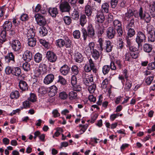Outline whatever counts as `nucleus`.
<instances>
[{
	"label": "nucleus",
	"mask_w": 155,
	"mask_h": 155,
	"mask_svg": "<svg viewBox=\"0 0 155 155\" xmlns=\"http://www.w3.org/2000/svg\"><path fill=\"white\" fill-rule=\"evenodd\" d=\"M81 31L83 34L84 40L85 41L87 37L92 39H94L95 37V34L94 30L93 25L91 24L89 25L87 30L84 28L82 29Z\"/></svg>",
	"instance_id": "obj_1"
},
{
	"label": "nucleus",
	"mask_w": 155,
	"mask_h": 155,
	"mask_svg": "<svg viewBox=\"0 0 155 155\" xmlns=\"http://www.w3.org/2000/svg\"><path fill=\"white\" fill-rule=\"evenodd\" d=\"M134 16L136 18L138 17V13L134 9H132L131 8L127 9V12L125 14L124 19L128 21L130 18Z\"/></svg>",
	"instance_id": "obj_2"
},
{
	"label": "nucleus",
	"mask_w": 155,
	"mask_h": 155,
	"mask_svg": "<svg viewBox=\"0 0 155 155\" xmlns=\"http://www.w3.org/2000/svg\"><path fill=\"white\" fill-rule=\"evenodd\" d=\"M13 51L19 52L21 51V45L20 41L17 39L13 40L10 42Z\"/></svg>",
	"instance_id": "obj_3"
},
{
	"label": "nucleus",
	"mask_w": 155,
	"mask_h": 155,
	"mask_svg": "<svg viewBox=\"0 0 155 155\" xmlns=\"http://www.w3.org/2000/svg\"><path fill=\"white\" fill-rule=\"evenodd\" d=\"M146 39V36L143 32L139 31L137 33L136 41L138 44L139 48L142 47V44L145 40Z\"/></svg>",
	"instance_id": "obj_4"
},
{
	"label": "nucleus",
	"mask_w": 155,
	"mask_h": 155,
	"mask_svg": "<svg viewBox=\"0 0 155 155\" xmlns=\"http://www.w3.org/2000/svg\"><path fill=\"white\" fill-rule=\"evenodd\" d=\"M5 60L6 62L10 64L15 63V56L12 52L8 53L5 56Z\"/></svg>",
	"instance_id": "obj_5"
},
{
	"label": "nucleus",
	"mask_w": 155,
	"mask_h": 155,
	"mask_svg": "<svg viewBox=\"0 0 155 155\" xmlns=\"http://www.w3.org/2000/svg\"><path fill=\"white\" fill-rule=\"evenodd\" d=\"M37 24L40 26H44L46 24V21L45 17L40 14H37L35 16Z\"/></svg>",
	"instance_id": "obj_6"
},
{
	"label": "nucleus",
	"mask_w": 155,
	"mask_h": 155,
	"mask_svg": "<svg viewBox=\"0 0 155 155\" xmlns=\"http://www.w3.org/2000/svg\"><path fill=\"white\" fill-rule=\"evenodd\" d=\"M60 8L61 11L63 12H69L71 9V7L67 2H62L60 5Z\"/></svg>",
	"instance_id": "obj_7"
},
{
	"label": "nucleus",
	"mask_w": 155,
	"mask_h": 155,
	"mask_svg": "<svg viewBox=\"0 0 155 155\" xmlns=\"http://www.w3.org/2000/svg\"><path fill=\"white\" fill-rule=\"evenodd\" d=\"M46 55L47 58L49 62L54 63L56 61L57 57L56 54L53 52L48 51L47 52Z\"/></svg>",
	"instance_id": "obj_8"
},
{
	"label": "nucleus",
	"mask_w": 155,
	"mask_h": 155,
	"mask_svg": "<svg viewBox=\"0 0 155 155\" xmlns=\"http://www.w3.org/2000/svg\"><path fill=\"white\" fill-rule=\"evenodd\" d=\"M122 67L121 61L119 60H116L115 62H111L110 64V69L112 70H116L118 68L120 70Z\"/></svg>",
	"instance_id": "obj_9"
},
{
	"label": "nucleus",
	"mask_w": 155,
	"mask_h": 155,
	"mask_svg": "<svg viewBox=\"0 0 155 155\" xmlns=\"http://www.w3.org/2000/svg\"><path fill=\"white\" fill-rule=\"evenodd\" d=\"M129 51L130 55L132 58L136 59L138 58L139 55V53L137 48L130 47Z\"/></svg>",
	"instance_id": "obj_10"
},
{
	"label": "nucleus",
	"mask_w": 155,
	"mask_h": 155,
	"mask_svg": "<svg viewBox=\"0 0 155 155\" xmlns=\"http://www.w3.org/2000/svg\"><path fill=\"white\" fill-rule=\"evenodd\" d=\"M114 28L113 27L108 28L107 30V36L109 39L114 38L116 34V31Z\"/></svg>",
	"instance_id": "obj_11"
},
{
	"label": "nucleus",
	"mask_w": 155,
	"mask_h": 155,
	"mask_svg": "<svg viewBox=\"0 0 155 155\" xmlns=\"http://www.w3.org/2000/svg\"><path fill=\"white\" fill-rule=\"evenodd\" d=\"M54 74H50L47 75L44 80V83L46 84H49L51 83L54 79Z\"/></svg>",
	"instance_id": "obj_12"
},
{
	"label": "nucleus",
	"mask_w": 155,
	"mask_h": 155,
	"mask_svg": "<svg viewBox=\"0 0 155 155\" xmlns=\"http://www.w3.org/2000/svg\"><path fill=\"white\" fill-rule=\"evenodd\" d=\"M70 70L69 67L67 64H64L61 67L60 71L62 74L65 76L69 73Z\"/></svg>",
	"instance_id": "obj_13"
},
{
	"label": "nucleus",
	"mask_w": 155,
	"mask_h": 155,
	"mask_svg": "<svg viewBox=\"0 0 155 155\" xmlns=\"http://www.w3.org/2000/svg\"><path fill=\"white\" fill-rule=\"evenodd\" d=\"M57 88L56 86L53 85L51 86L49 88V91L48 92L49 96L50 97L54 96L57 93Z\"/></svg>",
	"instance_id": "obj_14"
},
{
	"label": "nucleus",
	"mask_w": 155,
	"mask_h": 155,
	"mask_svg": "<svg viewBox=\"0 0 155 155\" xmlns=\"http://www.w3.org/2000/svg\"><path fill=\"white\" fill-rule=\"evenodd\" d=\"M104 49L107 52H111L112 49L113 45L112 42L109 40H107Z\"/></svg>",
	"instance_id": "obj_15"
},
{
	"label": "nucleus",
	"mask_w": 155,
	"mask_h": 155,
	"mask_svg": "<svg viewBox=\"0 0 155 155\" xmlns=\"http://www.w3.org/2000/svg\"><path fill=\"white\" fill-rule=\"evenodd\" d=\"M105 20V17L103 13L98 12L96 15V20L99 23H103Z\"/></svg>",
	"instance_id": "obj_16"
},
{
	"label": "nucleus",
	"mask_w": 155,
	"mask_h": 155,
	"mask_svg": "<svg viewBox=\"0 0 155 155\" xmlns=\"http://www.w3.org/2000/svg\"><path fill=\"white\" fill-rule=\"evenodd\" d=\"M19 86L20 89L22 91H27L28 86L26 82L23 81H20L19 83Z\"/></svg>",
	"instance_id": "obj_17"
},
{
	"label": "nucleus",
	"mask_w": 155,
	"mask_h": 155,
	"mask_svg": "<svg viewBox=\"0 0 155 155\" xmlns=\"http://www.w3.org/2000/svg\"><path fill=\"white\" fill-rule=\"evenodd\" d=\"M64 46H65L67 48H71L72 45V41L67 36H64Z\"/></svg>",
	"instance_id": "obj_18"
},
{
	"label": "nucleus",
	"mask_w": 155,
	"mask_h": 155,
	"mask_svg": "<svg viewBox=\"0 0 155 155\" xmlns=\"http://www.w3.org/2000/svg\"><path fill=\"white\" fill-rule=\"evenodd\" d=\"M23 56L25 58V60L26 61H29L32 58V53L31 52L27 50L25 51Z\"/></svg>",
	"instance_id": "obj_19"
},
{
	"label": "nucleus",
	"mask_w": 155,
	"mask_h": 155,
	"mask_svg": "<svg viewBox=\"0 0 155 155\" xmlns=\"http://www.w3.org/2000/svg\"><path fill=\"white\" fill-rule=\"evenodd\" d=\"M107 41V40H104L101 38H99L98 42L100 46V47H99V50L101 51H103Z\"/></svg>",
	"instance_id": "obj_20"
},
{
	"label": "nucleus",
	"mask_w": 155,
	"mask_h": 155,
	"mask_svg": "<svg viewBox=\"0 0 155 155\" xmlns=\"http://www.w3.org/2000/svg\"><path fill=\"white\" fill-rule=\"evenodd\" d=\"M109 5L107 2L103 3L101 7V12L108 13L109 11Z\"/></svg>",
	"instance_id": "obj_21"
},
{
	"label": "nucleus",
	"mask_w": 155,
	"mask_h": 155,
	"mask_svg": "<svg viewBox=\"0 0 155 155\" xmlns=\"http://www.w3.org/2000/svg\"><path fill=\"white\" fill-rule=\"evenodd\" d=\"M12 22L10 21H6L3 25V29L7 31H9L11 29L12 27Z\"/></svg>",
	"instance_id": "obj_22"
},
{
	"label": "nucleus",
	"mask_w": 155,
	"mask_h": 155,
	"mask_svg": "<svg viewBox=\"0 0 155 155\" xmlns=\"http://www.w3.org/2000/svg\"><path fill=\"white\" fill-rule=\"evenodd\" d=\"M94 82V79L93 76L91 75V76L87 78H85L84 80V84L87 86H89L91 84Z\"/></svg>",
	"instance_id": "obj_23"
},
{
	"label": "nucleus",
	"mask_w": 155,
	"mask_h": 155,
	"mask_svg": "<svg viewBox=\"0 0 155 155\" xmlns=\"http://www.w3.org/2000/svg\"><path fill=\"white\" fill-rule=\"evenodd\" d=\"M36 40L35 38H28V45L31 47H34L36 44Z\"/></svg>",
	"instance_id": "obj_24"
},
{
	"label": "nucleus",
	"mask_w": 155,
	"mask_h": 155,
	"mask_svg": "<svg viewBox=\"0 0 155 155\" xmlns=\"http://www.w3.org/2000/svg\"><path fill=\"white\" fill-rule=\"evenodd\" d=\"M146 29L148 32L147 34H155V28L150 24H147Z\"/></svg>",
	"instance_id": "obj_25"
},
{
	"label": "nucleus",
	"mask_w": 155,
	"mask_h": 155,
	"mask_svg": "<svg viewBox=\"0 0 155 155\" xmlns=\"http://www.w3.org/2000/svg\"><path fill=\"white\" fill-rule=\"evenodd\" d=\"M21 73V68L18 67L13 68L12 74L16 76H18Z\"/></svg>",
	"instance_id": "obj_26"
},
{
	"label": "nucleus",
	"mask_w": 155,
	"mask_h": 155,
	"mask_svg": "<svg viewBox=\"0 0 155 155\" xmlns=\"http://www.w3.org/2000/svg\"><path fill=\"white\" fill-rule=\"evenodd\" d=\"M42 58V55L41 54L39 53H37L34 56V61L36 62L39 63L41 61Z\"/></svg>",
	"instance_id": "obj_27"
},
{
	"label": "nucleus",
	"mask_w": 155,
	"mask_h": 155,
	"mask_svg": "<svg viewBox=\"0 0 155 155\" xmlns=\"http://www.w3.org/2000/svg\"><path fill=\"white\" fill-rule=\"evenodd\" d=\"M74 59L76 62L81 63L83 61V58L82 54L78 52H76L75 54Z\"/></svg>",
	"instance_id": "obj_28"
},
{
	"label": "nucleus",
	"mask_w": 155,
	"mask_h": 155,
	"mask_svg": "<svg viewBox=\"0 0 155 155\" xmlns=\"http://www.w3.org/2000/svg\"><path fill=\"white\" fill-rule=\"evenodd\" d=\"M92 12L91 7L89 5H87L85 6V13L88 16H90Z\"/></svg>",
	"instance_id": "obj_29"
},
{
	"label": "nucleus",
	"mask_w": 155,
	"mask_h": 155,
	"mask_svg": "<svg viewBox=\"0 0 155 155\" xmlns=\"http://www.w3.org/2000/svg\"><path fill=\"white\" fill-rule=\"evenodd\" d=\"M48 12L53 17H56L58 14V11L56 8H51L49 9Z\"/></svg>",
	"instance_id": "obj_30"
},
{
	"label": "nucleus",
	"mask_w": 155,
	"mask_h": 155,
	"mask_svg": "<svg viewBox=\"0 0 155 155\" xmlns=\"http://www.w3.org/2000/svg\"><path fill=\"white\" fill-rule=\"evenodd\" d=\"M152 48V45L150 44H145L143 45V49L145 52H147L150 53V52Z\"/></svg>",
	"instance_id": "obj_31"
},
{
	"label": "nucleus",
	"mask_w": 155,
	"mask_h": 155,
	"mask_svg": "<svg viewBox=\"0 0 155 155\" xmlns=\"http://www.w3.org/2000/svg\"><path fill=\"white\" fill-rule=\"evenodd\" d=\"M39 33L41 36H45L48 33V31L46 28L43 26L41 27L39 29Z\"/></svg>",
	"instance_id": "obj_32"
},
{
	"label": "nucleus",
	"mask_w": 155,
	"mask_h": 155,
	"mask_svg": "<svg viewBox=\"0 0 155 155\" xmlns=\"http://www.w3.org/2000/svg\"><path fill=\"white\" fill-rule=\"evenodd\" d=\"M64 38L63 39H59L56 41L55 44L56 46L59 48H62L64 46Z\"/></svg>",
	"instance_id": "obj_33"
},
{
	"label": "nucleus",
	"mask_w": 155,
	"mask_h": 155,
	"mask_svg": "<svg viewBox=\"0 0 155 155\" xmlns=\"http://www.w3.org/2000/svg\"><path fill=\"white\" fill-rule=\"evenodd\" d=\"M35 35V29L33 28H30L27 32V37L28 38H34Z\"/></svg>",
	"instance_id": "obj_34"
},
{
	"label": "nucleus",
	"mask_w": 155,
	"mask_h": 155,
	"mask_svg": "<svg viewBox=\"0 0 155 155\" xmlns=\"http://www.w3.org/2000/svg\"><path fill=\"white\" fill-rule=\"evenodd\" d=\"M91 53L92 56L94 59L97 60L99 58V53L97 50H93L91 51Z\"/></svg>",
	"instance_id": "obj_35"
},
{
	"label": "nucleus",
	"mask_w": 155,
	"mask_h": 155,
	"mask_svg": "<svg viewBox=\"0 0 155 155\" xmlns=\"http://www.w3.org/2000/svg\"><path fill=\"white\" fill-rule=\"evenodd\" d=\"M10 97L12 99L15 98L17 99L20 96V94L19 92L17 91H15L12 92L10 94Z\"/></svg>",
	"instance_id": "obj_36"
},
{
	"label": "nucleus",
	"mask_w": 155,
	"mask_h": 155,
	"mask_svg": "<svg viewBox=\"0 0 155 155\" xmlns=\"http://www.w3.org/2000/svg\"><path fill=\"white\" fill-rule=\"evenodd\" d=\"M71 18L73 19L77 20L79 18V12L76 10H74L71 14Z\"/></svg>",
	"instance_id": "obj_37"
},
{
	"label": "nucleus",
	"mask_w": 155,
	"mask_h": 155,
	"mask_svg": "<svg viewBox=\"0 0 155 155\" xmlns=\"http://www.w3.org/2000/svg\"><path fill=\"white\" fill-rule=\"evenodd\" d=\"M87 22V18L85 15L83 14L80 16V23L82 26H83Z\"/></svg>",
	"instance_id": "obj_38"
},
{
	"label": "nucleus",
	"mask_w": 155,
	"mask_h": 155,
	"mask_svg": "<svg viewBox=\"0 0 155 155\" xmlns=\"http://www.w3.org/2000/svg\"><path fill=\"white\" fill-rule=\"evenodd\" d=\"M37 97L36 95L33 93H31L30 96L28 98V100L32 102H35L37 101Z\"/></svg>",
	"instance_id": "obj_39"
},
{
	"label": "nucleus",
	"mask_w": 155,
	"mask_h": 155,
	"mask_svg": "<svg viewBox=\"0 0 155 155\" xmlns=\"http://www.w3.org/2000/svg\"><path fill=\"white\" fill-rule=\"evenodd\" d=\"M88 87V90L90 93H93L94 92V91L96 88V85L94 84L93 82L92 84H91Z\"/></svg>",
	"instance_id": "obj_40"
},
{
	"label": "nucleus",
	"mask_w": 155,
	"mask_h": 155,
	"mask_svg": "<svg viewBox=\"0 0 155 155\" xmlns=\"http://www.w3.org/2000/svg\"><path fill=\"white\" fill-rule=\"evenodd\" d=\"M132 82L131 81L129 80H126V83L124 87V89L126 91H129L132 86Z\"/></svg>",
	"instance_id": "obj_41"
},
{
	"label": "nucleus",
	"mask_w": 155,
	"mask_h": 155,
	"mask_svg": "<svg viewBox=\"0 0 155 155\" xmlns=\"http://www.w3.org/2000/svg\"><path fill=\"white\" fill-rule=\"evenodd\" d=\"M151 18L150 15L148 13L145 12L144 14L143 18L142 19L144 20L147 23L149 22L151 20Z\"/></svg>",
	"instance_id": "obj_42"
},
{
	"label": "nucleus",
	"mask_w": 155,
	"mask_h": 155,
	"mask_svg": "<svg viewBox=\"0 0 155 155\" xmlns=\"http://www.w3.org/2000/svg\"><path fill=\"white\" fill-rule=\"evenodd\" d=\"M77 93L74 91H71L69 94V97L71 100H73L77 98Z\"/></svg>",
	"instance_id": "obj_43"
},
{
	"label": "nucleus",
	"mask_w": 155,
	"mask_h": 155,
	"mask_svg": "<svg viewBox=\"0 0 155 155\" xmlns=\"http://www.w3.org/2000/svg\"><path fill=\"white\" fill-rule=\"evenodd\" d=\"M89 62L90 64V67L93 68V72L96 73L97 71V69L95 68L94 62L91 58H90L89 60Z\"/></svg>",
	"instance_id": "obj_44"
},
{
	"label": "nucleus",
	"mask_w": 155,
	"mask_h": 155,
	"mask_svg": "<svg viewBox=\"0 0 155 155\" xmlns=\"http://www.w3.org/2000/svg\"><path fill=\"white\" fill-rule=\"evenodd\" d=\"M39 42L41 44L43 45L45 48H49L50 45L49 43L43 39H40Z\"/></svg>",
	"instance_id": "obj_45"
},
{
	"label": "nucleus",
	"mask_w": 155,
	"mask_h": 155,
	"mask_svg": "<svg viewBox=\"0 0 155 155\" xmlns=\"http://www.w3.org/2000/svg\"><path fill=\"white\" fill-rule=\"evenodd\" d=\"M148 41L149 42H153L155 41V34H147Z\"/></svg>",
	"instance_id": "obj_46"
},
{
	"label": "nucleus",
	"mask_w": 155,
	"mask_h": 155,
	"mask_svg": "<svg viewBox=\"0 0 155 155\" xmlns=\"http://www.w3.org/2000/svg\"><path fill=\"white\" fill-rule=\"evenodd\" d=\"M110 68V66L105 65L102 68V72L103 74L105 75L107 74Z\"/></svg>",
	"instance_id": "obj_47"
},
{
	"label": "nucleus",
	"mask_w": 155,
	"mask_h": 155,
	"mask_svg": "<svg viewBox=\"0 0 155 155\" xmlns=\"http://www.w3.org/2000/svg\"><path fill=\"white\" fill-rule=\"evenodd\" d=\"M128 30L127 32V35L128 37H132L135 34V31L134 29L131 28H127Z\"/></svg>",
	"instance_id": "obj_48"
},
{
	"label": "nucleus",
	"mask_w": 155,
	"mask_h": 155,
	"mask_svg": "<svg viewBox=\"0 0 155 155\" xmlns=\"http://www.w3.org/2000/svg\"><path fill=\"white\" fill-rule=\"evenodd\" d=\"M71 71L72 73L75 76L77 75L79 73L78 67L76 65H73L71 68Z\"/></svg>",
	"instance_id": "obj_49"
},
{
	"label": "nucleus",
	"mask_w": 155,
	"mask_h": 155,
	"mask_svg": "<svg viewBox=\"0 0 155 155\" xmlns=\"http://www.w3.org/2000/svg\"><path fill=\"white\" fill-rule=\"evenodd\" d=\"M63 20L65 24L67 25L70 24L72 20L71 18L68 16H64Z\"/></svg>",
	"instance_id": "obj_50"
},
{
	"label": "nucleus",
	"mask_w": 155,
	"mask_h": 155,
	"mask_svg": "<svg viewBox=\"0 0 155 155\" xmlns=\"http://www.w3.org/2000/svg\"><path fill=\"white\" fill-rule=\"evenodd\" d=\"M58 82L60 83L61 84L64 85H65L66 84V81L61 76H59Z\"/></svg>",
	"instance_id": "obj_51"
},
{
	"label": "nucleus",
	"mask_w": 155,
	"mask_h": 155,
	"mask_svg": "<svg viewBox=\"0 0 155 155\" xmlns=\"http://www.w3.org/2000/svg\"><path fill=\"white\" fill-rule=\"evenodd\" d=\"M23 107H21V109H22L23 108L26 109L29 108L30 107V103L29 101H24L22 103Z\"/></svg>",
	"instance_id": "obj_52"
},
{
	"label": "nucleus",
	"mask_w": 155,
	"mask_h": 155,
	"mask_svg": "<svg viewBox=\"0 0 155 155\" xmlns=\"http://www.w3.org/2000/svg\"><path fill=\"white\" fill-rule=\"evenodd\" d=\"M39 68L40 71H42L43 72H46L47 70V66L45 64H40Z\"/></svg>",
	"instance_id": "obj_53"
},
{
	"label": "nucleus",
	"mask_w": 155,
	"mask_h": 155,
	"mask_svg": "<svg viewBox=\"0 0 155 155\" xmlns=\"http://www.w3.org/2000/svg\"><path fill=\"white\" fill-rule=\"evenodd\" d=\"M60 98L62 100H65L68 97V95L65 92H62L59 94Z\"/></svg>",
	"instance_id": "obj_54"
},
{
	"label": "nucleus",
	"mask_w": 155,
	"mask_h": 155,
	"mask_svg": "<svg viewBox=\"0 0 155 155\" xmlns=\"http://www.w3.org/2000/svg\"><path fill=\"white\" fill-rule=\"evenodd\" d=\"M73 35L75 38L79 39L81 36L80 32L79 30H75L73 32Z\"/></svg>",
	"instance_id": "obj_55"
},
{
	"label": "nucleus",
	"mask_w": 155,
	"mask_h": 155,
	"mask_svg": "<svg viewBox=\"0 0 155 155\" xmlns=\"http://www.w3.org/2000/svg\"><path fill=\"white\" fill-rule=\"evenodd\" d=\"M6 30L3 29L1 31V32L0 33V35L1 37L2 38V39L5 40V41L6 40V34L7 33H6Z\"/></svg>",
	"instance_id": "obj_56"
},
{
	"label": "nucleus",
	"mask_w": 155,
	"mask_h": 155,
	"mask_svg": "<svg viewBox=\"0 0 155 155\" xmlns=\"http://www.w3.org/2000/svg\"><path fill=\"white\" fill-rule=\"evenodd\" d=\"M115 28H120L121 24L120 21L117 20H115L113 22Z\"/></svg>",
	"instance_id": "obj_57"
},
{
	"label": "nucleus",
	"mask_w": 155,
	"mask_h": 155,
	"mask_svg": "<svg viewBox=\"0 0 155 155\" xmlns=\"http://www.w3.org/2000/svg\"><path fill=\"white\" fill-rule=\"evenodd\" d=\"M22 67L25 71H28L30 69V65L28 62L24 63L22 65Z\"/></svg>",
	"instance_id": "obj_58"
},
{
	"label": "nucleus",
	"mask_w": 155,
	"mask_h": 155,
	"mask_svg": "<svg viewBox=\"0 0 155 155\" xmlns=\"http://www.w3.org/2000/svg\"><path fill=\"white\" fill-rule=\"evenodd\" d=\"M118 2V0H111L110 6L112 8H115L116 7Z\"/></svg>",
	"instance_id": "obj_59"
},
{
	"label": "nucleus",
	"mask_w": 155,
	"mask_h": 155,
	"mask_svg": "<svg viewBox=\"0 0 155 155\" xmlns=\"http://www.w3.org/2000/svg\"><path fill=\"white\" fill-rule=\"evenodd\" d=\"M13 68L8 66L5 69V72L6 74L9 75L10 74H12Z\"/></svg>",
	"instance_id": "obj_60"
},
{
	"label": "nucleus",
	"mask_w": 155,
	"mask_h": 155,
	"mask_svg": "<svg viewBox=\"0 0 155 155\" xmlns=\"http://www.w3.org/2000/svg\"><path fill=\"white\" fill-rule=\"evenodd\" d=\"M147 68L148 70H153L155 68V62H152L148 64Z\"/></svg>",
	"instance_id": "obj_61"
},
{
	"label": "nucleus",
	"mask_w": 155,
	"mask_h": 155,
	"mask_svg": "<svg viewBox=\"0 0 155 155\" xmlns=\"http://www.w3.org/2000/svg\"><path fill=\"white\" fill-rule=\"evenodd\" d=\"M77 79L75 75H73L71 79V83L72 85H74L77 84Z\"/></svg>",
	"instance_id": "obj_62"
},
{
	"label": "nucleus",
	"mask_w": 155,
	"mask_h": 155,
	"mask_svg": "<svg viewBox=\"0 0 155 155\" xmlns=\"http://www.w3.org/2000/svg\"><path fill=\"white\" fill-rule=\"evenodd\" d=\"M109 83V81L107 78L105 79L102 82L101 87L103 88H105Z\"/></svg>",
	"instance_id": "obj_63"
},
{
	"label": "nucleus",
	"mask_w": 155,
	"mask_h": 155,
	"mask_svg": "<svg viewBox=\"0 0 155 155\" xmlns=\"http://www.w3.org/2000/svg\"><path fill=\"white\" fill-rule=\"evenodd\" d=\"M150 14L153 17H155V6H153L150 9Z\"/></svg>",
	"instance_id": "obj_64"
}]
</instances>
